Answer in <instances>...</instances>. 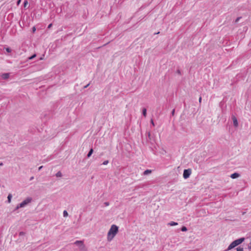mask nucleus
<instances>
[{
    "instance_id": "f257e3e1",
    "label": "nucleus",
    "mask_w": 251,
    "mask_h": 251,
    "mask_svg": "<svg viewBox=\"0 0 251 251\" xmlns=\"http://www.w3.org/2000/svg\"><path fill=\"white\" fill-rule=\"evenodd\" d=\"M118 226L116 225H113L111 226L110 229L109 230L107 234V240L109 241H111L113 238L115 236L118 232Z\"/></svg>"
},
{
    "instance_id": "f03ea898",
    "label": "nucleus",
    "mask_w": 251,
    "mask_h": 251,
    "mask_svg": "<svg viewBox=\"0 0 251 251\" xmlns=\"http://www.w3.org/2000/svg\"><path fill=\"white\" fill-rule=\"evenodd\" d=\"M245 240V238L244 237L240 238L239 239H236L233 241L228 247L227 249L226 250V251H229L235 247L238 246L242 243H243Z\"/></svg>"
},
{
    "instance_id": "7ed1b4c3",
    "label": "nucleus",
    "mask_w": 251,
    "mask_h": 251,
    "mask_svg": "<svg viewBox=\"0 0 251 251\" xmlns=\"http://www.w3.org/2000/svg\"><path fill=\"white\" fill-rule=\"evenodd\" d=\"M32 198L30 197H28L26 198L24 201H23L21 203L18 204L16 207L15 210H18L20 208L25 207L26 206L28 203L31 202L32 201Z\"/></svg>"
},
{
    "instance_id": "20e7f679",
    "label": "nucleus",
    "mask_w": 251,
    "mask_h": 251,
    "mask_svg": "<svg viewBox=\"0 0 251 251\" xmlns=\"http://www.w3.org/2000/svg\"><path fill=\"white\" fill-rule=\"evenodd\" d=\"M74 244L78 246L79 247V249L81 251H86L87 248L84 244L83 241L77 240L75 242Z\"/></svg>"
},
{
    "instance_id": "39448f33",
    "label": "nucleus",
    "mask_w": 251,
    "mask_h": 251,
    "mask_svg": "<svg viewBox=\"0 0 251 251\" xmlns=\"http://www.w3.org/2000/svg\"><path fill=\"white\" fill-rule=\"evenodd\" d=\"M191 174V170L190 169H185L183 171V176L185 179L188 178Z\"/></svg>"
},
{
    "instance_id": "423d86ee",
    "label": "nucleus",
    "mask_w": 251,
    "mask_h": 251,
    "mask_svg": "<svg viewBox=\"0 0 251 251\" xmlns=\"http://www.w3.org/2000/svg\"><path fill=\"white\" fill-rule=\"evenodd\" d=\"M0 76L3 79L6 80L9 77L10 73H3L0 75Z\"/></svg>"
},
{
    "instance_id": "0eeeda50",
    "label": "nucleus",
    "mask_w": 251,
    "mask_h": 251,
    "mask_svg": "<svg viewBox=\"0 0 251 251\" xmlns=\"http://www.w3.org/2000/svg\"><path fill=\"white\" fill-rule=\"evenodd\" d=\"M232 119L233 120V124L235 127H237L238 126V123L237 118L234 116H232Z\"/></svg>"
},
{
    "instance_id": "6e6552de",
    "label": "nucleus",
    "mask_w": 251,
    "mask_h": 251,
    "mask_svg": "<svg viewBox=\"0 0 251 251\" xmlns=\"http://www.w3.org/2000/svg\"><path fill=\"white\" fill-rule=\"evenodd\" d=\"M239 176L240 174L239 173H234L231 175L230 177L233 179H235L238 177Z\"/></svg>"
},
{
    "instance_id": "1a4fd4ad",
    "label": "nucleus",
    "mask_w": 251,
    "mask_h": 251,
    "mask_svg": "<svg viewBox=\"0 0 251 251\" xmlns=\"http://www.w3.org/2000/svg\"><path fill=\"white\" fill-rule=\"evenodd\" d=\"M151 173V170H146L143 172V175L144 176L148 175Z\"/></svg>"
},
{
    "instance_id": "9d476101",
    "label": "nucleus",
    "mask_w": 251,
    "mask_h": 251,
    "mask_svg": "<svg viewBox=\"0 0 251 251\" xmlns=\"http://www.w3.org/2000/svg\"><path fill=\"white\" fill-rule=\"evenodd\" d=\"M93 149L91 148L87 155V158H89L92 155V153H93Z\"/></svg>"
},
{
    "instance_id": "9b49d317",
    "label": "nucleus",
    "mask_w": 251,
    "mask_h": 251,
    "mask_svg": "<svg viewBox=\"0 0 251 251\" xmlns=\"http://www.w3.org/2000/svg\"><path fill=\"white\" fill-rule=\"evenodd\" d=\"M170 226H174L178 225V223L175 222H171L168 224Z\"/></svg>"
},
{
    "instance_id": "f8f14e48",
    "label": "nucleus",
    "mask_w": 251,
    "mask_h": 251,
    "mask_svg": "<svg viewBox=\"0 0 251 251\" xmlns=\"http://www.w3.org/2000/svg\"><path fill=\"white\" fill-rule=\"evenodd\" d=\"M12 196L11 194H9L7 197V202L10 203Z\"/></svg>"
},
{
    "instance_id": "ddd939ff",
    "label": "nucleus",
    "mask_w": 251,
    "mask_h": 251,
    "mask_svg": "<svg viewBox=\"0 0 251 251\" xmlns=\"http://www.w3.org/2000/svg\"><path fill=\"white\" fill-rule=\"evenodd\" d=\"M142 114L144 117H146L147 115V109L144 108L142 110Z\"/></svg>"
},
{
    "instance_id": "4468645a",
    "label": "nucleus",
    "mask_w": 251,
    "mask_h": 251,
    "mask_svg": "<svg viewBox=\"0 0 251 251\" xmlns=\"http://www.w3.org/2000/svg\"><path fill=\"white\" fill-rule=\"evenodd\" d=\"M56 176L58 177H61L62 176V174L60 171H58L55 175Z\"/></svg>"
},
{
    "instance_id": "2eb2a0df",
    "label": "nucleus",
    "mask_w": 251,
    "mask_h": 251,
    "mask_svg": "<svg viewBox=\"0 0 251 251\" xmlns=\"http://www.w3.org/2000/svg\"><path fill=\"white\" fill-rule=\"evenodd\" d=\"M181 230L182 231H187V228L185 226H183L181 228Z\"/></svg>"
},
{
    "instance_id": "dca6fc26",
    "label": "nucleus",
    "mask_w": 251,
    "mask_h": 251,
    "mask_svg": "<svg viewBox=\"0 0 251 251\" xmlns=\"http://www.w3.org/2000/svg\"><path fill=\"white\" fill-rule=\"evenodd\" d=\"M63 214L64 217H66L68 216V213L66 210H64L63 211Z\"/></svg>"
},
{
    "instance_id": "f3484780",
    "label": "nucleus",
    "mask_w": 251,
    "mask_h": 251,
    "mask_svg": "<svg viewBox=\"0 0 251 251\" xmlns=\"http://www.w3.org/2000/svg\"><path fill=\"white\" fill-rule=\"evenodd\" d=\"M36 54H34L32 55H31L30 57H28V59L29 60L33 59V58H34L36 57Z\"/></svg>"
},
{
    "instance_id": "a211bd4d",
    "label": "nucleus",
    "mask_w": 251,
    "mask_h": 251,
    "mask_svg": "<svg viewBox=\"0 0 251 251\" xmlns=\"http://www.w3.org/2000/svg\"><path fill=\"white\" fill-rule=\"evenodd\" d=\"M25 235V233L23 231H21L20 233H19V236H21V237H23L24 236V235Z\"/></svg>"
},
{
    "instance_id": "6ab92c4d",
    "label": "nucleus",
    "mask_w": 251,
    "mask_h": 251,
    "mask_svg": "<svg viewBox=\"0 0 251 251\" xmlns=\"http://www.w3.org/2000/svg\"><path fill=\"white\" fill-rule=\"evenodd\" d=\"M147 135H148V137L149 138V140H151V132H148L147 133Z\"/></svg>"
},
{
    "instance_id": "aec40b11",
    "label": "nucleus",
    "mask_w": 251,
    "mask_h": 251,
    "mask_svg": "<svg viewBox=\"0 0 251 251\" xmlns=\"http://www.w3.org/2000/svg\"><path fill=\"white\" fill-rule=\"evenodd\" d=\"M236 251H243V248L241 247H238L236 249Z\"/></svg>"
},
{
    "instance_id": "412c9836",
    "label": "nucleus",
    "mask_w": 251,
    "mask_h": 251,
    "mask_svg": "<svg viewBox=\"0 0 251 251\" xmlns=\"http://www.w3.org/2000/svg\"><path fill=\"white\" fill-rule=\"evenodd\" d=\"M5 50L7 52H11V50L10 48H6L5 49Z\"/></svg>"
},
{
    "instance_id": "4be33fe9",
    "label": "nucleus",
    "mask_w": 251,
    "mask_h": 251,
    "mask_svg": "<svg viewBox=\"0 0 251 251\" xmlns=\"http://www.w3.org/2000/svg\"><path fill=\"white\" fill-rule=\"evenodd\" d=\"M108 163H109L108 160H105V161H104V162H103V163H102V165H107Z\"/></svg>"
},
{
    "instance_id": "5701e85b",
    "label": "nucleus",
    "mask_w": 251,
    "mask_h": 251,
    "mask_svg": "<svg viewBox=\"0 0 251 251\" xmlns=\"http://www.w3.org/2000/svg\"><path fill=\"white\" fill-rule=\"evenodd\" d=\"M241 18V17H238L235 21V23H236L238 22V21L240 20V19Z\"/></svg>"
},
{
    "instance_id": "b1692460",
    "label": "nucleus",
    "mask_w": 251,
    "mask_h": 251,
    "mask_svg": "<svg viewBox=\"0 0 251 251\" xmlns=\"http://www.w3.org/2000/svg\"><path fill=\"white\" fill-rule=\"evenodd\" d=\"M104 205L105 206H107L109 205V202H105L104 203Z\"/></svg>"
},
{
    "instance_id": "393cba45",
    "label": "nucleus",
    "mask_w": 251,
    "mask_h": 251,
    "mask_svg": "<svg viewBox=\"0 0 251 251\" xmlns=\"http://www.w3.org/2000/svg\"><path fill=\"white\" fill-rule=\"evenodd\" d=\"M32 32H34L35 31H36V28L35 26H33L32 28Z\"/></svg>"
},
{
    "instance_id": "a878e982",
    "label": "nucleus",
    "mask_w": 251,
    "mask_h": 251,
    "mask_svg": "<svg viewBox=\"0 0 251 251\" xmlns=\"http://www.w3.org/2000/svg\"><path fill=\"white\" fill-rule=\"evenodd\" d=\"M90 83H89L88 84H87L86 85L84 86V87H83V88H84V89H85V88H87V87L89 86V85H90Z\"/></svg>"
},
{
    "instance_id": "bb28decb",
    "label": "nucleus",
    "mask_w": 251,
    "mask_h": 251,
    "mask_svg": "<svg viewBox=\"0 0 251 251\" xmlns=\"http://www.w3.org/2000/svg\"><path fill=\"white\" fill-rule=\"evenodd\" d=\"M176 73H177L178 74H179V75H181V72H180V71L179 70H177L176 71Z\"/></svg>"
},
{
    "instance_id": "cd10ccee",
    "label": "nucleus",
    "mask_w": 251,
    "mask_h": 251,
    "mask_svg": "<svg viewBox=\"0 0 251 251\" xmlns=\"http://www.w3.org/2000/svg\"><path fill=\"white\" fill-rule=\"evenodd\" d=\"M248 249L249 250H251V242L250 243V245L248 246Z\"/></svg>"
},
{
    "instance_id": "c85d7f7f",
    "label": "nucleus",
    "mask_w": 251,
    "mask_h": 251,
    "mask_svg": "<svg viewBox=\"0 0 251 251\" xmlns=\"http://www.w3.org/2000/svg\"><path fill=\"white\" fill-rule=\"evenodd\" d=\"M175 109H173L172 111V115L173 116L174 115V113H175Z\"/></svg>"
},
{
    "instance_id": "c756f323",
    "label": "nucleus",
    "mask_w": 251,
    "mask_h": 251,
    "mask_svg": "<svg viewBox=\"0 0 251 251\" xmlns=\"http://www.w3.org/2000/svg\"><path fill=\"white\" fill-rule=\"evenodd\" d=\"M43 167V166H41L39 167L38 168V171H40V170L42 169V168Z\"/></svg>"
},
{
    "instance_id": "7c9ffc66",
    "label": "nucleus",
    "mask_w": 251,
    "mask_h": 251,
    "mask_svg": "<svg viewBox=\"0 0 251 251\" xmlns=\"http://www.w3.org/2000/svg\"><path fill=\"white\" fill-rule=\"evenodd\" d=\"M51 26H52V24H50V25H48V28H50Z\"/></svg>"
},
{
    "instance_id": "2f4dec72",
    "label": "nucleus",
    "mask_w": 251,
    "mask_h": 251,
    "mask_svg": "<svg viewBox=\"0 0 251 251\" xmlns=\"http://www.w3.org/2000/svg\"><path fill=\"white\" fill-rule=\"evenodd\" d=\"M151 123L152 125L153 126H154V123H153V120H151Z\"/></svg>"
},
{
    "instance_id": "473e14b6",
    "label": "nucleus",
    "mask_w": 251,
    "mask_h": 251,
    "mask_svg": "<svg viewBox=\"0 0 251 251\" xmlns=\"http://www.w3.org/2000/svg\"><path fill=\"white\" fill-rule=\"evenodd\" d=\"M201 97H200V98H199V101H200V102H201Z\"/></svg>"
},
{
    "instance_id": "72a5a7b5",
    "label": "nucleus",
    "mask_w": 251,
    "mask_h": 251,
    "mask_svg": "<svg viewBox=\"0 0 251 251\" xmlns=\"http://www.w3.org/2000/svg\"><path fill=\"white\" fill-rule=\"evenodd\" d=\"M3 164L2 163H0V166H2Z\"/></svg>"
},
{
    "instance_id": "f704fd0d",
    "label": "nucleus",
    "mask_w": 251,
    "mask_h": 251,
    "mask_svg": "<svg viewBox=\"0 0 251 251\" xmlns=\"http://www.w3.org/2000/svg\"><path fill=\"white\" fill-rule=\"evenodd\" d=\"M26 2H27V1L25 2V4H26Z\"/></svg>"
}]
</instances>
